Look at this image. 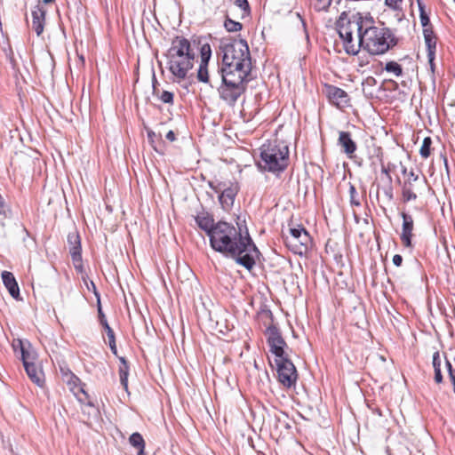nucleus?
I'll list each match as a JSON object with an SVG mask.
<instances>
[{
	"label": "nucleus",
	"mask_w": 455,
	"mask_h": 455,
	"mask_svg": "<svg viewBox=\"0 0 455 455\" xmlns=\"http://www.w3.org/2000/svg\"><path fill=\"white\" fill-rule=\"evenodd\" d=\"M418 180H419V175L416 174L413 171H411L409 173V180L406 182L410 186L411 180L417 181Z\"/></svg>",
	"instance_id": "c03bdc74"
},
{
	"label": "nucleus",
	"mask_w": 455,
	"mask_h": 455,
	"mask_svg": "<svg viewBox=\"0 0 455 455\" xmlns=\"http://www.w3.org/2000/svg\"><path fill=\"white\" fill-rule=\"evenodd\" d=\"M338 145L341 148L342 152L349 158H353L355 152L357 149L355 141L352 139L349 132H339Z\"/></svg>",
	"instance_id": "dca6fc26"
},
{
	"label": "nucleus",
	"mask_w": 455,
	"mask_h": 455,
	"mask_svg": "<svg viewBox=\"0 0 455 455\" xmlns=\"http://www.w3.org/2000/svg\"><path fill=\"white\" fill-rule=\"evenodd\" d=\"M223 64H244L251 66V58L247 41L243 38H228L221 41L220 47Z\"/></svg>",
	"instance_id": "0eeeda50"
},
{
	"label": "nucleus",
	"mask_w": 455,
	"mask_h": 455,
	"mask_svg": "<svg viewBox=\"0 0 455 455\" xmlns=\"http://www.w3.org/2000/svg\"><path fill=\"white\" fill-rule=\"evenodd\" d=\"M403 0H385V4L387 6L393 9L394 11L398 12L396 15L399 16V20H401L404 16L403 12Z\"/></svg>",
	"instance_id": "bb28decb"
},
{
	"label": "nucleus",
	"mask_w": 455,
	"mask_h": 455,
	"mask_svg": "<svg viewBox=\"0 0 455 455\" xmlns=\"http://www.w3.org/2000/svg\"><path fill=\"white\" fill-rule=\"evenodd\" d=\"M147 130V135H148V142L154 146V143H155V138H156V133L154 131H152L151 129H148V128H146Z\"/></svg>",
	"instance_id": "ea45409f"
},
{
	"label": "nucleus",
	"mask_w": 455,
	"mask_h": 455,
	"mask_svg": "<svg viewBox=\"0 0 455 455\" xmlns=\"http://www.w3.org/2000/svg\"><path fill=\"white\" fill-rule=\"evenodd\" d=\"M73 263H74V267H75V268H76L78 272L82 273V272H83V270H84L83 261H82V253L80 254V259H79V261H78V260H73Z\"/></svg>",
	"instance_id": "a19ab883"
},
{
	"label": "nucleus",
	"mask_w": 455,
	"mask_h": 455,
	"mask_svg": "<svg viewBox=\"0 0 455 455\" xmlns=\"http://www.w3.org/2000/svg\"><path fill=\"white\" fill-rule=\"evenodd\" d=\"M406 172H407V169L404 167V168L403 169L402 172H403V174H405V173H406Z\"/></svg>",
	"instance_id": "052dcab7"
},
{
	"label": "nucleus",
	"mask_w": 455,
	"mask_h": 455,
	"mask_svg": "<svg viewBox=\"0 0 455 455\" xmlns=\"http://www.w3.org/2000/svg\"><path fill=\"white\" fill-rule=\"evenodd\" d=\"M18 345H20V353H21V361L23 363V366L35 363L37 354L35 349L32 347L31 344L26 340L18 339Z\"/></svg>",
	"instance_id": "6ab92c4d"
},
{
	"label": "nucleus",
	"mask_w": 455,
	"mask_h": 455,
	"mask_svg": "<svg viewBox=\"0 0 455 455\" xmlns=\"http://www.w3.org/2000/svg\"><path fill=\"white\" fill-rule=\"evenodd\" d=\"M70 379H74L76 381L79 380V379L76 376H75L73 373H70Z\"/></svg>",
	"instance_id": "4d7b16f0"
},
{
	"label": "nucleus",
	"mask_w": 455,
	"mask_h": 455,
	"mask_svg": "<svg viewBox=\"0 0 455 455\" xmlns=\"http://www.w3.org/2000/svg\"><path fill=\"white\" fill-rule=\"evenodd\" d=\"M2 280L10 295L16 300H20V288L13 274L9 271H4L2 273Z\"/></svg>",
	"instance_id": "a211bd4d"
},
{
	"label": "nucleus",
	"mask_w": 455,
	"mask_h": 455,
	"mask_svg": "<svg viewBox=\"0 0 455 455\" xmlns=\"http://www.w3.org/2000/svg\"><path fill=\"white\" fill-rule=\"evenodd\" d=\"M80 391H81L84 395H87V394L84 392V388H83V387H81V388H80Z\"/></svg>",
	"instance_id": "bf43d9fd"
},
{
	"label": "nucleus",
	"mask_w": 455,
	"mask_h": 455,
	"mask_svg": "<svg viewBox=\"0 0 455 455\" xmlns=\"http://www.w3.org/2000/svg\"><path fill=\"white\" fill-rule=\"evenodd\" d=\"M434 371H435V381L436 383H442L443 382V375H442L441 369H437Z\"/></svg>",
	"instance_id": "37998d69"
},
{
	"label": "nucleus",
	"mask_w": 455,
	"mask_h": 455,
	"mask_svg": "<svg viewBox=\"0 0 455 455\" xmlns=\"http://www.w3.org/2000/svg\"><path fill=\"white\" fill-rule=\"evenodd\" d=\"M251 66L244 64L227 65L221 63L220 73L221 84L218 88L220 98L229 106H235L238 99L247 90Z\"/></svg>",
	"instance_id": "f03ea898"
},
{
	"label": "nucleus",
	"mask_w": 455,
	"mask_h": 455,
	"mask_svg": "<svg viewBox=\"0 0 455 455\" xmlns=\"http://www.w3.org/2000/svg\"><path fill=\"white\" fill-rule=\"evenodd\" d=\"M384 70L387 73H393L395 76L399 77L403 76V68L396 61L391 60L386 63Z\"/></svg>",
	"instance_id": "393cba45"
},
{
	"label": "nucleus",
	"mask_w": 455,
	"mask_h": 455,
	"mask_svg": "<svg viewBox=\"0 0 455 455\" xmlns=\"http://www.w3.org/2000/svg\"><path fill=\"white\" fill-rule=\"evenodd\" d=\"M68 243L69 246V253L72 260L80 259V254L82 253L81 239L77 232H71L68 235Z\"/></svg>",
	"instance_id": "aec40b11"
},
{
	"label": "nucleus",
	"mask_w": 455,
	"mask_h": 455,
	"mask_svg": "<svg viewBox=\"0 0 455 455\" xmlns=\"http://www.w3.org/2000/svg\"><path fill=\"white\" fill-rule=\"evenodd\" d=\"M46 10L39 2L32 10V29L39 36L44 28Z\"/></svg>",
	"instance_id": "2eb2a0df"
},
{
	"label": "nucleus",
	"mask_w": 455,
	"mask_h": 455,
	"mask_svg": "<svg viewBox=\"0 0 455 455\" xmlns=\"http://www.w3.org/2000/svg\"><path fill=\"white\" fill-rule=\"evenodd\" d=\"M445 365L448 371L449 375L451 374V371H455V369H453L451 363L446 359Z\"/></svg>",
	"instance_id": "09e8293b"
},
{
	"label": "nucleus",
	"mask_w": 455,
	"mask_h": 455,
	"mask_svg": "<svg viewBox=\"0 0 455 455\" xmlns=\"http://www.w3.org/2000/svg\"><path fill=\"white\" fill-rule=\"evenodd\" d=\"M220 190L219 202L224 211H229L234 205L235 196L239 192V185L237 182H220L216 187Z\"/></svg>",
	"instance_id": "f8f14e48"
},
{
	"label": "nucleus",
	"mask_w": 455,
	"mask_h": 455,
	"mask_svg": "<svg viewBox=\"0 0 455 455\" xmlns=\"http://www.w3.org/2000/svg\"><path fill=\"white\" fill-rule=\"evenodd\" d=\"M209 242L213 251L234 259L236 264L249 271L254 267L260 255L248 230L243 232L240 227L228 221H217V228L209 236Z\"/></svg>",
	"instance_id": "f257e3e1"
},
{
	"label": "nucleus",
	"mask_w": 455,
	"mask_h": 455,
	"mask_svg": "<svg viewBox=\"0 0 455 455\" xmlns=\"http://www.w3.org/2000/svg\"><path fill=\"white\" fill-rule=\"evenodd\" d=\"M235 4L245 12H250V4L248 0H235Z\"/></svg>",
	"instance_id": "f704fd0d"
},
{
	"label": "nucleus",
	"mask_w": 455,
	"mask_h": 455,
	"mask_svg": "<svg viewBox=\"0 0 455 455\" xmlns=\"http://www.w3.org/2000/svg\"><path fill=\"white\" fill-rule=\"evenodd\" d=\"M297 15H298V17H299V18L300 19V20H301L302 27H303V28H304V30H305V32H307V25H306V21L302 19V17L300 16V14H299V13H297ZM306 36H307V37L308 38V35H307V33H306Z\"/></svg>",
	"instance_id": "603ef678"
},
{
	"label": "nucleus",
	"mask_w": 455,
	"mask_h": 455,
	"mask_svg": "<svg viewBox=\"0 0 455 455\" xmlns=\"http://www.w3.org/2000/svg\"><path fill=\"white\" fill-rule=\"evenodd\" d=\"M449 378L452 383L453 386V391L455 393V371H451V374L449 375Z\"/></svg>",
	"instance_id": "3c124183"
},
{
	"label": "nucleus",
	"mask_w": 455,
	"mask_h": 455,
	"mask_svg": "<svg viewBox=\"0 0 455 455\" xmlns=\"http://www.w3.org/2000/svg\"><path fill=\"white\" fill-rule=\"evenodd\" d=\"M393 264L396 267H400L403 263V257L399 254H395L394 257H393Z\"/></svg>",
	"instance_id": "79ce46f5"
},
{
	"label": "nucleus",
	"mask_w": 455,
	"mask_h": 455,
	"mask_svg": "<svg viewBox=\"0 0 455 455\" xmlns=\"http://www.w3.org/2000/svg\"><path fill=\"white\" fill-rule=\"evenodd\" d=\"M402 196L404 203L417 199V195L412 191L411 188L407 184V182H404L403 185Z\"/></svg>",
	"instance_id": "c85d7f7f"
},
{
	"label": "nucleus",
	"mask_w": 455,
	"mask_h": 455,
	"mask_svg": "<svg viewBox=\"0 0 455 455\" xmlns=\"http://www.w3.org/2000/svg\"><path fill=\"white\" fill-rule=\"evenodd\" d=\"M108 345H109L111 352L115 355H117V348H116V337H115V335L108 337Z\"/></svg>",
	"instance_id": "e433bc0d"
},
{
	"label": "nucleus",
	"mask_w": 455,
	"mask_h": 455,
	"mask_svg": "<svg viewBox=\"0 0 455 455\" xmlns=\"http://www.w3.org/2000/svg\"><path fill=\"white\" fill-rule=\"evenodd\" d=\"M156 84H157V80L154 74L153 75V95L156 96L164 103L172 104L173 98H174L173 93L169 91H163L162 92H160V90L157 88Z\"/></svg>",
	"instance_id": "4be33fe9"
},
{
	"label": "nucleus",
	"mask_w": 455,
	"mask_h": 455,
	"mask_svg": "<svg viewBox=\"0 0 455 455\" xmlns=\"http://www.w3.org/2000/svg\"><path fill=\"white\" fill-rule=\"evenodd\" d=\"M289 232L291 235L284 237L286 245L294 253L302 255L308 250L311 244V237L309 233L301 225L291 228Z\"/></svg>",
	"instance_id": "1a4fd4ad"
},
{
	"label": "nucleus",
	"mask_w": 455,
	"mask_h": 455,
	"mask_svg": "<svg viewBox=\"0 0 455 455\" xmlns=\"http://www.w3.org/2000/svg\"><path fill=\"white\" fill-rule=\"evenodd\" d=\"M260 161L258 167L265 172L279 174L289 165L288 145L278 140H268L260 148Z\"/></svg>",
	"instance_id": "423d86ee"
},
{
	"label": "nucleus",
	"mask_w": 455,
	"mask_h": 455,
	"mask_svg": "<svg viewBox=\"0 0 455 455\" xmlns=\"http://www.w3.org/2000/svg\"><path fill=\"white\" fill-rule=\"evenodd\" d=\"M362 31L361 46L370 55H383L399 43V38L391 28L375 26V21L370 13H364V25Z\"/></svg>",
	"instance_id": "7ed1b4c3"
},
{
	"label": "nucleus",
	"mask_w": 455,
	"mask_h": 455,
	"mask_svg": "<svg viewBox=\"0 0 455 455\" xmlns=\"http://www.w3.org/2000/svg\"><path fill=\"white\" fill-rule=\"evenodd\" d=\"M265 334L269 346V351L275 355V358H282L288 355L284 351V348L287 347V343L283 338L278 327L274 324L269 325L266 329Z\"/></svg>",
	"instance_id": "9b49d317"
},
{
	"label": "nucleus",
	"mask_w": 455,
	"mask_h": 455,
	"mask_svg": "<svg viewBox=\"0 0 455 455\" xmlns=\"http://www.w3.org/2000/svg\"><path fill=\"white\" fill-rule=\"evenodd\" d=\"M355 220L357 223L359 222V217L356 214H355Z\"/></svg>",
	"instance_id": "13d9d810"
},
{
	"label": "nucleus",
	"mask_w": 455,
	"mask_h": 455,
	"mask_svg": "<svg viewBox=\"0 0 455 455\" xmlns=\"http://www.w3.org/2000/svg\"><path fill=\"white\" fill-rule=\"evenodd\" d=\"M224 27L228 32H237L242 29L243 25L242 23L235 21L229 17H227L224 21Z\"/></svg>",
	"instance_id": "7c9ffc66"
},
{
	"label": "nucleus",
	"mask_w": 455,
	"mask_h": 455,
	"mask_svg": "<svg viewBox=\"0 0 455 455\" xmlns=\"http://www.w3.org/2000/svg\"><path fill=\"white\" fill-rule=\"evenodd\" d=\"M144 455V454H143Z\"/></svg>",
	"instance_id": "e2e57ef3"
},
{
	"label": "nucleus",
	"mask_w": 455,
	"mask_h": 455,
	"mask_svg": "<svg viewBox=\"0 0 455 455\" xmlns=\"http://www.w3.org/2000/svg\"><path fill=\"white\" fill-rule=\"evenodd\" d=\"M98 315H99L100 323L105 329V331L107 332V336L110 337V336L115 335L113 329L109 326V324L107 321V318L102 311L100 301H99V305H98Z\"/></svg>",
	"instance_id": "b1692460"
},
{
	"label": "nucleus",
	"mask_w": 455,
	"mask_h": 455,
	"mask_svg": "<svg viewBox=\"0 0 455 455\" xmlns=\"http://www.w3.org/2000/svg\"><path fill=\"white\" fill-rule=\"evenodd\" d=\"M55 0H43L42 2L39 1L42 4H51L52 2H54Z\"/></svg>",
	"instance_id": "6e6d98bb"
},
{
	"label": "nucleus",
	"mask_w": 455,
	"mask_h": 455,
	"mask_svg": "<svg viewBox=\"0 0 455 455\" xmlns=\"http://www.w3.org/2000/svg\"><path fill=\"white\" fill-rule=\"evenodd\" d=\"M417 2L419 11L420 24L423 27V36L427 46V59L431 68H433L434 60L435 57L437 38L433 30L429 16L426 12L424 3L421 2L420 0H417Z\"/></svg>",
	"instance_id": "6e6552de"
},
{
	"label": "nucleus",
	"mask_w": 455,
	"mask_h": 455,
	"mask_svg": "<svg viewBox=\"0 0 455 455\" xmlns=\"http://www.w3.org/2000/svg\"><path fill=\"white\" fill-rule=\"evenodd\" d=\"M277 379L286 388L295 387L298 380V371L293 363L287 356L275 358Z\"/></svg>",
	"instance_id": "9d476101"
},
{
	"label": "nucleus",
	"mask_w": 455,
	"mask_h": 455,
	"mask_svg": "<svg viewBox=\"0 0 455 455\" xmlns=\"http://www.w3.org/2000/svg\"><path fill=\"white\" fill-rule=\"evenodd\" d=\"M364 25V13L342 12L336 20V30L347 55L355 56L361 49L360 36Z\"/></svg>",
	"instance_id": "20e7f679"
},
{
	"label": "nucleus",
	"mask_w": 455,
	"mask_h": 455,
	"mask_svg": "<svg viewBox=\"0 0 455 455\" xmlns=\"http://www.w3.org/2000/svg\"><path fill=\"white\" fill-rule=\"evenodd\" d=\"M220 181H209L208 185L215 193H219L220 190L217 189L216 187L220 184Z\"/></svg>",
	"instance_id": "49530a36"
},
{
	"label": "nucleus",
	"mask_w": 455,
	"mask_h": 455,
	"mask_svg": "<svg viewBox=\"0 0 455 455\" xmlns=\"http://www.w3.org/2000/svg\"><path fill=\"white\" fill-rule=\"evenodd\" d=\"M445 166L448 167L447 159L444 158Z\"/></svg>",
	"instance_id": "680f3d73"
},
{
	"label": "nucleus",
	"mask_w": 455,
	"mask_h": 455,
	"mask_svg": "<svg viewBox=\"0 0 455 455\" xmlns=\"http://www.w3.org/2000/svg\"><path fill=\"white\" fill-rule=\"evenodd\" d=\"M390 167L389 165L388 166H385L383 163H381V172L383 174H385L387 176V178L388 179L389 182L392 181V177L390 175Z\"/></svg>",
	"instance_id": "58836bf2"
},
{
	"label": "nucleus",
	"mask_w": 455,
	"mask_h": 455,
	"mask_svg": "<svg viewBox=\"0 0 455 455\" xmlns=\"http://www.w3.org/2000/svg\"><path fill=\"white\" fill-rule=\"evenodd\" d=\"M165 138H166L169 141H171V142H173V141H175V140H176V135H175V133H174V132H173V131H169V132L166 133Z\"/></svg>",
	"instance_id": "a18cd8bd"
},
{
	"label": "nucleus",
	"mask_w": 455,
	"mask_h": 455,
	"mask_svg": "<svg viewBox=\"0 0 455 455\" xmlns=\"http://www.w3.org/2000/svg\"><path fill=\"white\" fill-rule=\"evenodd\" d=\"M385 195L389 198V200L393 199V189L391 187L385 190Z\"/></svg>",
	"instance_id": "8fccbe9b"
},
{
	"label": "nucleus",
	"mask_w": 455,
	"mask_h": 455,
	"mask_svg": "<svg viewBox=\"0 0 455 455\" xmlns=\"http://www.w3.org/2000/svg\"><path fill=\"white\" fill-rule=\"evenodd\" d=\"M86 285L89 290L92 289V292L94 293L95 297L97 298V306H98L99 301H100V295L99 291H97L95 283L92 281H91L90 285L88 283H86Z\"/></svg>",
	"instance_id": "4c0bfd02"
},
{
	"label": "nucleus",
	"mask_w": 455,
	"mask_h": 455,
	"mask_svg": "<svg viewBox=\"0 0 455 455\" xmlns=\"http://www.w3.org/2000/svg\"><path fill=\"white\" fill-rule=\"evenodd\" d=\"M401 217L403 219L402 233L400 239L402 243L406 248H412V231L414 228V221L411 215L406 212H402Z\"/></svg>",
	"instance_id": "ddd939ff"
},
{
	"label": "nucleus",
	"mask_w": 455,
	"mask_h": 455,
	"mask_svg": "<svg viewBox=\"0 0 455 455\" xmlns=\"http://www.w3.org/2000/svg\"><path fill=\"white\" fill-rule=\"evenodd\" d=\"M208 63L201 61L197 70V79L205 84L209 83Z\"/></svg>",
	"instance_id": "cd10ccee"
},
{
	"label": "nucleus",
	"mask_w": 455,
	"mask_h": 455,
	"mask_svg": "<svg viewBox=\"0 0 455 455\" xmlns=\"http://www.w3.org/2000/svg\"><path fill=\"white\" fill-rule=\"evenodd\" d=\"M431 145H432V139L430 137H426L423 140L422 145L419 149V154L421 157L427 158L431 154Z\"/></svg>",
	"instance_id": "c756f323"
},
{
	"label": "nucleus",
	"mask_w": 455,
	"mask_h": 455,
	"mask_svg": "<svg viewBox=\"0 0 455 455\" xmlns=\"http://www.w3.org/2000/svg\"><path fill=\"white\" fill-rule=\"evenodd\" d=\"M349 202L351 206L361 205L360 196L357 193L355 187L351 183H349Z\"/></svg>",
	"instance_id": "2f4dec72"
},
{
	"label": "nucleus",
	"mask_w": 455,
	"mask_h": 455,
	"mask_svg": "<svg viewBox=\"0 0 455 455\" xmlns=\"http://www.w3.org/2000/svg\"><path fill=\"white\" fill-rule=\"evenodd\" d=\"M441 356H440V353L438 351L435 352L434 355H433V367H434V371L437 370V369H441Z\"/></svg>",
	"instance_id": "c9c22d12"
},
{
	"label": "nucleus",
	"mask_w": 455,
	"mask_h": 455,
	"mask_svg": "<svg viewBox=\"0 0 455 455\" xmlns=\"http://www.w3.org/2000/svg\"><path fill=\"white\" fill-rule=\"evenodd\" d=\"M196 223L197 226L205 232L209 237L217 228V222L214 218L209 212H203L195 217Z\"/></svg>",
	"instance_id": "f3484780"
},
{
	"label": "nucleus",
	"mask_w": 455,
	"mask_h": 455,
	"mask_svg": "<svg viewBox=\"0 0 455 455\" xmlns=\"http://www.w3.org/2000/svg\"><path fill=\"white\" fill-rule=\"evenodd\" d=\"M129 443L132 446L138 449L137 455L144 454L146 444L142 435L140 433L135 432L132 434L131 436L129 437Z\"/></svg>",
	"instance_id": "5701e85b"
},
{
	"label": "nucleus",
	"mask_w": 455,
	"mask_h": 455,
	"mask_svg": "<svg viewBox=\"0 0 455 455\" xmlns=\"http://www.w3.org/2000/svg\"><path fill=\"white\" fill-rule=\"evenodd\" d=\"M326 94L329 100L338 108H344L348 105L349 96L341 88L334 85H327Z\"/></svg>",
	"instance_id": "4468645a"
},
{
	"label": "nucleus",
	"mask_w": 455,
	"mask_h": 455,
	"mask_svg": "<svg viewBox=\"0 0 455 455\" xmlns=\"http://www.w3.org/2000/svg\"><path fill=\"white\" fill-rule=\"evenodd\" d=\"M29 379L37 386L42 387L44 383V373L37 368L36 363L24 366Z\"/></svg>",
	"instance_id": "412c9836"
},
{
	"label": "nucleus",
	"mask_w": 455,
	"mask_h": 455,
	"mask_svg": "<svg viewBox=\"0 0 455 455\" xmlns=\"http://www.w3.org/2000/svg\"><path fill=\"white\" fill-rule=\"evenodd\" d=\"M166 57L170 72L179 80H183L194 67L196 52L188 39L178 36L172 39Z\"/></svg>",
	"instance_id": "39448f33"
},
{
	"label": "nucleus",
	"mask_w": 455,
	"mask_h": 455,
	"mask_svg": "<svg viewBox=\"0 0 455 455\" xmlns=\"http://www.w3.org/2000/svg\"><path fill=\"white\" fill-rule=\"evenodd\" d=\"M200 55H201V61H203V62L210 61V59L212 57V49H211V45L208 43L204 44L201 46Z\"/></svg>",
	"instance_id": "72a5a7b5"
},
{
	"label": "nucleus",
	"mask_w": 455,
	"mask_h": 455,
	"mask_svg": "<svg viewBox=\"0 0 455 455\" xmlns=\"http://www.w3.org/2000/svg\"><path fill=\"white\" fill-rule=\"evenodd\" d=\"M128 375H129V366H125V365L120 366L119 367L120 382L125 390L128 389Z\"/></svg>",
	"instance_id": "473e14b6"
},
{
	"label": "nucleus",
	"mask_w": 455,
	"mask_h": 455,
	"mask_svg": "<svg viewBox=\"0 0 455 455\" xmlns=\"http://www.w3.org/2000/svg\"><path fill=\"white\" fill-rule=\"evenodd\" d=\"M12 347L14 351L16 352L18 349L20 350V345H18V339H14L12 342Z\"/></svg>",
	"instance_id": "864d4df0"
},
{
	"label": "nucleus",
	"mask_w": 455,
	"mask_h": 455,
	"mask_svg": "<svg viewBox=\"0 0 455 455\" xmlns=\"http://www.w3.org/2000/svg\"><path fill=\"white\" fill-rule=\"evenodd\" d=\"M119 360H120V362H121V363H122V365H121V366H124V365H125V366H129V365H128V363H127V361H126V359H125L124 357H119Z\"/></svg>",
	"instance_id": "5fc2aeb1"
},
{
	"label": "nucleus",
	"mask_w": 455,
	"mask_h": 455,
	"mask_svg": "<svg viewBox=\"0 0 455 455\" xmlns=\"http://www.w3.org/2000/svg\"><path fill=\"white\" fill-rule=\"evenodd\" d=\"M376 83H377L376 79L372 76H369L365 79V84L368 85L372 86V85L376 84Z\"/></svg>",
	"instance_id": "de8ad7c7"
},
{
	"label": "nucleus",
	"mask_w": 455,
	"mask_h": 455,
	"mask_svg": "<svg viewBox=\"0 0 455 455\" xmlns=\"http://www.w3.org/2000/svg\"><path fill=\"white\" fill-rule=\"evenodd\" d=\"M315 12H327L332 0H309Z\"/></svg>",
	"instance_id": "a878e982"
}]
</instances>
